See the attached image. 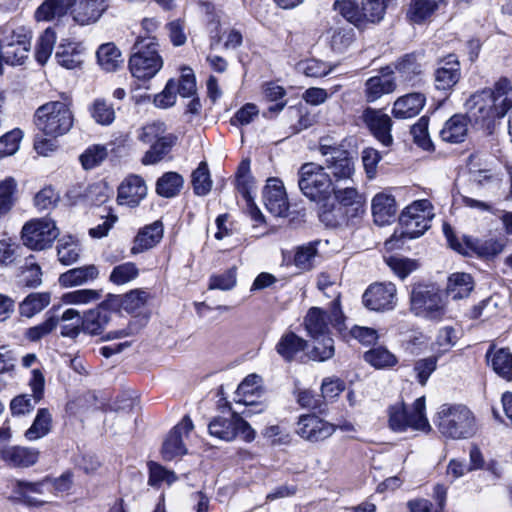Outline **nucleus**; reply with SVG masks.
Here are the masks:
<instances>
[{
    "mask_svg": "<svg viewBox=\"0 0 512 512\" xmlns=\"http://www.w3.org/2000/svg\"><path fill=\"white\" fill-rule=\"evenodd\" d=\"M61 100L41 105L35 112V124L46 136L57 138L70 131L74 123L71 110L72 97L69 93L60 94Z\"/></svg>",
    "mask_w": 512,
    "mask_h": 512,
    "instance_id": "nucleus-1",
    "label": "nucleus"
},
{
    "mask_svg": "<svg viewBox=\"0 0 512 512\" xmlns=\"http://www.w3.org/2000/svg\"><path fill=\"white\" fill-rule=\"evenodd\" d=\"M436 425L443 436L455 440L471 438L478 431L476 418L465 405H442Z\"/></svg>",
    "mask_w": 512,
    "mask_h": 512,
    "instance_id": "nucleus-2",
    "label": "nucleus"
},
{
    "mask_svg": "<svg viewBox=\"0 0 512 512\" xmlns=\"http://www.w3.org/2000/svg\"><path fill=\"white\" fill-rule=\"evenodd\" d=\"M158 43L154 37L139 38L132 47L129 70L139 80L153 78L163 67Z\"/></svg>",
    "mask_w": 512,
    "mask_h": 512,
    "instance_id": "nucleus-3",
    "label": "nucleus"
},
{
    "mask_svg": "<svg viewBox=\"0 0 512 512\" xmlns=\"http://www.w3.org/2000/svg\"><path fill=\"white\" fill-rule=\"evenodd\" d=\"M433 207L426 199L413 202L405 208L400 216V231L396 230L392 238L386 241V246L391 245L395 239H413L421 236L430 227L433 218Z\"/></svg>",
    "mask_w": 512,
    "mask_h": 512,
    "instance_id": "nucleus-4",
    "label": "nucleus"
},
{
    "mask_svg": "<svg viewBox=\"0 0 512 512\" xmlns=\"http://www.w3.org/2000/svg\"><path fill=\"white\" fill-rule=\"evenodd\" d=\"M389 427L395 432H404L407 429L429 432L431 426L425 415V398H417L411 408L404 403H396L389 407Z\"/></svg>",
    "mask_w": 512,
    "mask_h": 512,
    "instance_id": "nucleus-5",
    "label": "nucleus"
},
{
    "mask_svg": "<svg viewBox=\"0 0 512 512\" xmlns=\"http://www.w3.org/2000/svg\"><path fill=\"white\" fill-rule=\"evenodd\" d=\"M329 323L340 333L346 329L345 317L340 308L339 293L335 295L330 314L328 316L322 309L312 307L308 310L304 318L305 329L308 335L315 340L329 335Z\"/></svg>",
    "mask_w": 512,
    "mask_h": 512,
    "instance_id": "nucleus-6",
    "label": "nucleus"
},
{
    "mask_svg": "<svg viewBox=\"0 0 512 512\" xmlns=\"http://www.w3.org/2000/svg\"><path fill=\"white\" fill-rule=\"evenodd\" d=\"M298 176V186L307 198L322 202L332 194L334 184L319 164H303L299 169Z\"/></svg>",
    "mask_w": 512,
    "mask_h": 512,
    "instance_id": "nucleus-7",
    "label": "nucleus"
},
{
    "mask_svg": "<svg viewBox=\"0 0 512 512\" xmlns=\"http://www.w3.org/2000/svg\"><path fill=\"white\" fill-rule=\"evenodd\" d=\"M410 303L415 315L430 320H440L446 313L445 301L433 285H415L411 291Z\"/></svg>",
    "mask_w": 512,
    "mask_h": 512,
    "instance_id": "nucleus-8",
    "label": "nucleus"
},
{
    "mask_svg": "<svg viewBox=\"0 0 512 512\" xmlns=\"http://www.w3.org/2000/svg\"><path fill=\"white\" fill-rule=\"evenodd\" d=\"M443 232L449 246L463 255L476 254L482 258H493L500 254L506 245V242L502 240L493 238L483 240L469 236H464L463 243H461L454 236L452 228L446 223L443 225Z\"/></svg>",
    "mask_w": 512,
    "mask_h": 512,
    "instance_id": "nucleus-9",
    "label": "nucleus"
},
{
    "mask_svg": "<svg viewBox=\"0 0 512 512\" xmlns=\"http://www.w3.org/2000/svg\"><path fill=\"white\" fill-rule=\"evenodd\" d=\"M208 430L211 436L224 441H232L237 436H241L247 442L255 438V431L237 412L231 413L228 417H214L208 425Z\"/></svg>",
    "mask_w": 512,
    "mask_h": 512,
    "instance_id": "nucleus-10",
    "label": "nucleus"
},
{
    "mask_svg": "<svg viewBox=\"0 0 512 512\" xmlns=\"http://www.w3.org/2000/svg\"><path fill=\"white\" fill-rule=\"evenodd\" d=\"M59 235L55 222L49 218L28 221L22 228L21 238L24 245L33 250H43L52 245Z\"/></svg>",
    "mask_w": 512,
    "mask_h": 512,
    "instance_id": "nucleus-11",
    "label": "nucleus"
},
{
    "mask_svg": "<svg viewBox=\"0 0 512 512\" xmlns=\"http://www.w3.org/2000/svg\"><path fill=\"white\" fill-rule=\"evenodd\" d=\"M491 89H483L470 96L466 101V114L470 122L484 125L495 117H501Z\"/></svg>",
    "mask_w": 512,
    "mask_h": 512,
    "instance_id": "nucleus-12",
    "label": "nucleus"
},
{
    "mask_svg": "<svg viewBox=\"0 0 512 512\" xmlns=\"http://www.w3.org/2000/svg\"><path fill=\"white\" fill-rule=\"evenodd\" d=\"M336 431V425L319 417L315 413L298 417L295 433L303 440L318 443L330 438Z\"/></svg>",
    "mask_w": 512,
    "mask_h": 512,
    "instance_id": "nucleus-13",
    "label": "nucleus"
},
{
    "mask_svg": "<svg viewBox=\"0 0 512 512\" xmlns=\"http://www.w3.org/2000/svg\"><path fill=\"white\" fill-rule=\"evenodd\" d=\"M332 153V156H328L324 159L323 164H319L320 168L331 178L334 185L341 182L347 183L352 181L355 166L350 153L347 150L337 149H334Z\"/></svg>",
    "mask_w": 512,
    "mask_h": 512,
    "instance_id": "nucleus-14",
    "label": "nucleus"
},
{
    "mask_svg": "<svg viewBox=\"0 0 512 512\" xmlns=\"http://www.w3.org/2000/svg\"><path fill=\"white\" fill-rule=\"evenodd\" d=\"M363 303L377 312L394 309L397 303L396 286L391 282L371 284L363 294Z\"/></svg>",
    "mask_w": 512,
    "mask_h": 512,
    "instance_id": "nucleus-15",
    "label": "nucleus"
},
{
    "mask_svg": "<svg viewBox=\"0 0 512 512\" xmlns=\"http://www.w3.org/2000/svg\"><path fill=\"white\" fill-rule=\"evenodd\" d=\"M31 37L23 29L13 31L2 40V57L10 65H19L28 56Z\"/></svg>",
    "mask_w": 512,
    "mask_h": 512,
    "instance_id": "nucleus-16",
    "label": "nucleus"
},
{
    "mask_svg": "<svg viewBox=\"0 0 512 512\" xmlns=\"http://www.w3.org/2000/svg\"><path fill=\"white\" fill-rule=\"evenodd\" d=\"M193 422L189 416L183 417L166 437L162 446V457L164 460H172L175 457L182 456L187 453V449L183 443V435H188L193 430Z\"/></svg>",
    "mask_w": 512,
    "mask_h": 512,
    "instance_id": "nucleus-17",
    "label": "nucleus"
},
{
    "mask_svg": "<svg viewBox=\"0 0 512 512\" xmlns=\"http://www.w3.org/2000/svg\"><path fill=\"white\" fill-rule=\"evenodd\" d=\"M362 121L369 128L375 138L384 146H389L393 142L391 135L392 120L389 115L371 107H367L362 115Z\"/></svg>",
    "mask_w": 512,
    "mask_h": 512,
    "instance_id": "nucleus-18",
    "label": "nucleus"
},
{
    "mask_svg": "<svg viewBox=\"0 0 512 512\" xmlns=\"http://www.w3.org/2000/svg\"><path fill=\"white\" fill-rule=\"evenodd\" d=\"M263 199L266 209L276 217L287 215L289 203L282 181L270 178L263 191Z\"/></svg>",
    "mask_w": 512,
    "mask_h": 512,
    "instance_id": "nucleus-19",
    "label": "nucleus"
},
{
    "mask_svg": "<svg viewBox=\"0 0 512 512\" xmlns=\"http://www.w3.org/2000/svg\"><path fill=\"white\" fill-rule=\"evenodd\" d=\"M461 78L460 62L455 55L440 60L434 72V85L437 90H451Z\"/></svg>",
    "mask_w": 512,
    "mask_h": 512,
    "instance_id": "nucleus-20",
    "label": "nucleus"
},
{
    "mask_svg": "<svg viewBox=\"0 0 512 512\" xmlns=\"http://www.w3.org/2000/svg\"><path fill=\"white\" fill-rule=\"evenodd\" d=\"M450 0H410L406 10V19L414 25H423L431 21L434 14L447 6Z\"/></svg>",
    "mask_w": 512,
    "mask_h": 512,
    "instance_id": "nucleus-21",
    "label": "nucleus"
},
{
    "mask_svg": "<svg viewBox=\"0 0 512 512\" xmlns=\"http://www.w3.org/2000/svg\"><path fill=\"white\" fill-rule=\"evenodd\" d=\"M147 186L144 180L137 175H130L118 188L117 201L120 205L136 207L145 198Z\"/></svg>",
    "mask_w": 512,
    "mask_h": 512,
    "instance_id": "nucleus-22",
    "label": "nucleus"
},
{
    "mask_svg": "<svg viewBox=\"0 0 512 512\" xmlns=\"http://www.w3.org/2000/svg\"><path fill=\"white\" fill-rule=\"evenodd\" d=\"M39 455V450L24 446H5L0 450L2 461L14 468L33 466L38 461Z\"/></svg>",
    "mask_w": 512,
    "mask_h": 512,
    "instance_id": "nucleus-23",
    "label": "nucleus"
},
{
    "mask_svg": "<svg viewBox=\"0 0 512 512\" xmlns=\"http://www.w3.org/2000/svg\"><path fill=\"white\" fill-rule=\"evenodd\" d=\"M308 342L292 331L285 332L277 342L275 350L285 362L298 361L302 358Z\"/></svg>",
    "mask_w": 512,
    "mask_h": 512,
    "instance_id": "nucleus-24",
    "label": "nucleus"
},
{
    "mask_svg": "<svg viewBox=\"0 0 512 512\" xmlns=\"http://www.w3.org/2000/svg\"><path fill=\"white\" fill-rule=\"evenodd\" d=\"M426 103V97L419 92H412L396 99L392 115L396 119H409L417 116Z\"/></svg>",
    "mask_w": 512,
    "mask_h": 512,
    "instance_id": "nucleus-25",
    "label": "nucleus"
},
{
    "mask_svg": "<svg viewBox=\"0 0 512 512\" xmlns=\"http://www.w3.org/2000/svg\"><path fill=\"white\" fill-rule=\"evenodd\" d=\"M111 312L103 305L84 313L81 318L82 332L90 336L102 335L111 321Z\"/></svg>",
    "mask_w": 512,
    "mask_h": 512,
    "instance_id": "nucleus-26",
    "label": "nucleus"
},
{
    "mask_svg": "<svg viewBox=\"0 0 512 512\" xmlns=\"http://www.w3.org/2000/svg\"><path fill=\"white\" fill-rule=\"evenodd\" d=\"M49 482V477L38 482L16 480L12 484V492L16 499L28 505H42L44 502L38 501L33 497V494H44L45 491L49 490Z\"/></svg>",
    "mask_w": 512,
    "mask_h": 512,
    "instance_id": "nucleus-27",
    "label": "nucleus"
},
{
    "mask_svg": "<svg viewBox=\"0 0 512 512\" xmlns=\"http://www.w3.org/2000/svg\"><path fill=\"white\" fill-rule=\"evenodd\" d=\"M77 0H44L35 11L37 21L60 20L75 6Z\"/></svg>",
    "mask_w": 512,
    "mask_h": 512,
    "instance_id": "nucleus-28",
    "label": "nucleus"
},
{
    "mask_svg": "<svg viewBox=\"0 0 512 512\" xmlns=\"http://www.w3.org/2000/svg\"><path fill=\"white\" fill-rule=\"evenodd\" d=\"M163 237V224L157 220L142 228L135 237L132 254H138L156 246Z\"/></svg>",
    "mask_w": 512,
    "mask_h": 512,
    "instance_id": "nucleus-29",
    "label": "nucleus"
},
{
    "mask_svg": "<svg viewBox=\"0 0 512 512\" xmlns=\"http://www.w3.org/2000/svg\"><path fill=\"white\" fill-rule=\"evenodd\" d=\"M372 214L376 224L383 226L390 223L396 214V203L392 195L381 192L372 199Z\"/></svg>",
    "mask_w": 512,
    "mask_h": 512,
    "instance_id": "nucleus-30",
    "label": "nucleus"
},
{
    "mask_svg": "<svg viewBox=\"0 0 512 512\" xmlns=\"http://www.w3.org/2000/svg\"><path fill=\"white\" fill-rule=\"evenodd\" d=\"M104 2L105 0L76 1L72 11L74 20L81 25L97 21L106 8Z\"/></svg>",
    "mask_w": 512,
    "mask_h": 512,
    "instance_id": "nucleus-31",
    "label": "nucleus"
},
{
    "mask_svg": "<svg viewBox=\"0 0 512 512\" xmlns=\"http://www.w3.org/2000/svg\"><path fill=\"white\" fill-rule=\"evenodd\" d=\"M493 371L506 381L512 380V353L506 348L494 350L490 347L486 353Z\"/></svg>",
    "mask_w": 512,
    "mask_h": 512,
    "instance_id": "nucleus-32",
    "label": "nucleus"
},
{
    "mask_svg": "<svg viewBox=\"0 0 512 512\" xmlns=\"http://www.w3.org/2000/svg\"><path fill=\"white\" fill-rule=\"evenodd\" d=\"M262 379L256 374H250L239 384L235 392V402L246 406L255 404V397L262 393Z\"/></svg>",
    "mask_w": 512,
    "mask_h": 512,
    "instance_id": "nucleus-33",
    "label": "nucleus"
},
{
    "mask_svg": "<svg viewBox=\"0 0 512 512\" xmlns=\"http://www.w3.org/2000/svg\"><path fill=\"white\" fill-rule=\"evenodd\" d=\"M474 289V281L470 274L457 272L448 278L447 294L454 300L463 299Z\"/></svg>",
    "mask_w": 512,
    "mask_h": 512,
    "instance_id": "nucleus-34",
    "label": "nucleus"
},
{
    "mask_svg": "<svg viewBox=\"0 0 512 512\" xmlns=\"http://www.w3.org/2000/svg\"><path fill=\"white\" fill-rule=\"evenodd\" d=\"M99 271L95 265H87L70 269L62 273L59 283L64 287L78 286L98 277Z\"/></svg>",
    "mask_w": 512,
    "mask_h": 512,
    "instance_id": "nucleus-35",
    "label": "nucleus"
},
{
    "mask_svg": "<svg viewBox=\"0 0 512 512\" xmlns=\"http://www.w3.org/2000/svg\"><path fill=\"white\" fill-rule=\"evenodd\" d=\"M52 429V414L47 408L38 409L32 425L24 436L28 441H36L48 435Z\"/></svg>",
    "mask_w": 512,
    "mask_h": 512,
    "instance_id": "nucleus-36",
    "label": "nucleus"
},
{
    "mask_svg": "<svg viewBox=\"0 0 512 512\" xmlns=\"http://www.w3.org/2000/svg\"><path fill=\"white\" fill-rule=\"evenodd\" d=\"M396 84L391 77L374 76L365 83V97L368 102H374L385 94L392 93Z\"/></svg>",
    "mask_w": 512,
    "mask_h": 512,
    "instance_id": "nucleus-37",
    "label": "nucleus"
},
{
    "mask_svg": "<svg viewBox=\"0 0 512 512\" xmlns=\"http://www.w3.org/2000/svg\"><path fill=\"white\" fill-rule=\"evenodd\" d=\"M176 141L177 136L174 134H165L161 138H158L156 141L152 142L153 144L150 149L143 156L142 163L150 165L161 161L164 156L169 153Z\"/></svg>",
    "mask_w": 512,
    "mask_h": 512,
    "instance_id": "nucleus-38",
    "label": "nucleus"
},
{
    "mask_svg": "<svg viewBox=\"0 0 512 512\" xmlns=\"http://www.w3.org/2000/svg\"><path fill=\"white\" fill-rule=\"evenodd\" d=\"M57 63L66 69H76L83 63L82 52L78 44H61L55 53Z\"/></svg>",
    "mask_w": 512,
    "mask_h": 512,
    "instance_id": "nucleus-39",
    "label": "nucleus"
},
{
    "mask_svg": "<svg viewBox=\"0 0 512 512\" xmlns=\"http://www.w3.org/2000/svg\"><path fill=\"white\" fill-rule=\"evenodd\" d=\"M467 133L466 118L462 115L452 116L440 131L443 141L450 143L462 142Z\"/></svg>",
    "mask_w": 512,
    "mask_h": 512,
    "instance_id": "nucleus-40",
    "label": "nucleus"
},
{
    "mask_svg": "<svg viewBox=\"0 0 512 512\" xmlns=\"http://www.w3.org/2000/svg\"><path fill=\"white\" fill-rule=\"evenodd\" d=\"M470 181L478 188L499 187L500 174L490 167H476L472 165L469 170Z\"/></svg>",
    "mask_w": 512,
    "mask_h": 512,
    "instance_id": "nucleus-41",
    "label": "nucleus"
},
{
    "mask_svg": "<svg viewBox=\"0 0 512 512\" xmlns=\"http://www.w3.org/2000/svg\"><path fill=\"white\" fill-rule=\"evenodd\" d=\"M184 179L177 172L164 173L156 183V192L165 198H172L178 195L183 188Z\"/></svg>",
    "mask_w": 512,
    "mask_h": 512,
    "instance_id": "nucleus-42",
    "label": "nucleus"
},
{
    "mask_svg": "<svg viewBox=\"0 0 512 512\" xmlns=\"http://www.w3.org/2000/svg\"><path fill=\"white\" fill-rule=\"evenodd\" d=\"M319 240L312 241L295 249L293 263L294 265L303 270L308 271L314 267L315 260L318 256Z\"/></svg>",
    "mask_w": 512,
    "mask_h": 512,
    "instance_id": "nucleus-43",
    "label": "nucleus"
},
{
    "mask_svg": "<svg viewBox=\"0 0 512 512\" xmlns=\"http://www.w3.org/2000/svg\"><path fill=\"white\" fill-rule=\"evenodd\" d=\"M99 65L107 72H113L123 63L121 52L113 43H106L97 51Z\"/></svg>",
    "mask_w": 512,
    "mask_h": 512,
    "instance_id": "nucleus-44",
    "label": "nucleus"
},
{
    "mask_svg": "<svg viewBox=\"0 0 512 512\" xmlns=\"http://www.w3.org/2000/svg\"><path fill=\"white\" fill-rule=\"evenodd\" d=\"M50 303V293H31L19 305L20 314L31 318L40 313Z\"/></svg>",
    "mask_w": 512,
    "mask_h": 512,
    "instance_id": "nucleus-45",
    "label": "nucleus"
},
{
    "mask_svg": "<svg viewBox=\"0 0 512 512\" xmlns=\"http://www.w3.org/2000/svg\"><path fill=\"white\" fill-rule=\"evenodd\" d=\"M329 45L336 53H344L355 39V33L351 27H337L330 30Z\"/></svg>",
    "mask_w": 512,
    "mask_h": 512,
    "instance_id": "nucleus-46",
    "label": "nucleus"
},
{
    "mask_svg": "<svg viewBox=\"0 0 512 512\" xmlns=\"http://www.w3.org/2000/svg\"><path fill=\"white\" fill-rule=\"evenodd\" d=\"M386 4L382 0H362L361 15L363 27L379 23L385 14Z\"/></svg>",
    "mask_w": 512,
    "mask_h": 512,
    "instance_id": "nucleus-47",
    "label": "nucleus"
},
{
    "mask_svg": "<svg viewBox=\"0 0 512 512\" xmlns=\"http://www.w3.org/2000/svg\"><path fill=\"white\" fill-rule=\"evenodd\" d=\"M395 69L405 81H412L422 73V65L418 56L414 53L406 54L400 58L395 65Z\"/></svg>",
    "mask_w": 512,
    "mask_h": 512,
    "instance_id": "nucleus-48",
    "label": "nucleus"
},
{
    "mask_svg": "<svg viewBox=\"0 0 512 512\" xmlns=\"http://www.w3.org/2000/svg\"><path fill=\"white\" fill-rule=\"evenodd\" d=\"M501 308L496 297H489L475 305L469 312L471 319L491 320L500 315Z\"/></svg>",
    "mask_w": 512,
    "mask_h": 512,
    "instance_id": "nucleus-49",
    "label": "nucleus"
},
{
    "mask_svg": "<svg viewBox=\"0 0 512 512\" xmlns=\"http://www.w3.org/2000/svg\"><path fill=\"white\" fill-rule=\"evenodd\" d=\"M364 360L377 369L393 367L397 363L396 356L384 347H376L365 352Z\"/></svg>",
    "mask_w": 512,
    "mask_h": 512,
    "instance_id": "nucleus-50",
    "label": "nucleus"
},
{
    "mask_svg": "<svg viewBox=\"0 0 512 512\" xmlns=\"http://www.w3.org/2000/svg\"><path fill=\"white\" fill-rule=\"evenodd\" d=\"M332 193L335 195V198L339 202L338 206L343 207L344 210L348 206L356 205L357 207L355 210L357 211L363 202L361 194L354 186L341 188L339 187V184H335L333 185Z\"/></svg>",
    "mask_w": 512,
    "mask_h": 512,
    "instance_id": "nucleus-51",
    "label": "nucleus"
},
{
    "mask_svg": "<svg viewBox=\"0 0 512 512\" xmlns=\"http://www.w3.org/2000/svg\"><path fill=\"white\" fill-rule=\"evenodd\" d=\"M192 185L194 193L198 196H205L210 192L212 181L208 166L205 162H201L197 169L193 171Z\"/></svg>",
    "mask_w": 512,
    "mask_h": 512,
    "instance_id": "nucleus-52",
    "label": "nucleus"
},
{
    "mask_svg": "<svg viewBox=\"0 0 512 512\" xmlns=\"http://www.w3.org/2000/svg\"><path fill=\"white\" fill-rule=\"evenodd\" d=\"M19 277L20 283L26 287H37L41 284L42 271L40 266L34 262L32 256L25 260Z\"/></svg>",
    "mask_w": 512,
    "mask_h": 512,
    "instance_id": "nucleus-53",
    "label": "nucleus"
},
{
    "mask_svg": "<svg viewBox=\"0 0 512 512\" xmlns=\"http://www.w3.org/2000/svg\"><path fill=\"white\" fill-rule=\"evenodd\" d=\"M334 8L348 22L355 25L357 28H364L361 15V8L358 7L357 3L354 0L336 1L334 4Z\"/></svg>",
    "mask_w": 512,
    "mask_h": 512,
    "instance_id": "nucleus-54",
    "label": "nucleus"
},
{
    "mask_svg": "<svg viewBox=\"0 0 512 512\" xmlns=\"http://www.w3.org/2000/svg\"><path fill=\"white\" fill-rule=\"evenodd\" d=\"M297 70L307 77H324L332 71V67L317 59H307L297 64Z\"/></svg>",
    "mask_w": 512,
    "mask_h": 512,
    "instance_id": "nucleus-55",
    "label": "nucleus"
},
{
    "mask_svg": "<svg viewBox=\"0 0 512 512\" xmlns=\"http://www.w3.org/2000/svg\"><path fill=\"white\" fill-rule=\"evenodd\" d=\"M92 118L101 125H109L115 119L113 107L104 99H96L90 107Z\"/></svg>",
    "mask_w": 512,
    "mask_h": 512,
    "instance_id": "nucleus-56",
    "label": "nucleus"
},
{
    "mask_svg": "<svg viewBox=\"0 0 512 512\" xmlns=\"http://www.w3.org/2000/svg\"><path fill=\"white\" fill-rule=\"evenodd\" d=\"M55 42L56 36L54 31H52L49 28L46 29L44 33L40 36L35 51L36 60L40 64L43 65L47 62L48 58L52 53Z\"/></svg>",
    "mask_w": 512,
    "mask_h": 512,
    "instance_id": "nucleus-57",
    "label": "nucleus"
},
{
    "mask_svg": "<svg viewBox=\"0 0 512 512\" xmlns=\"http://www.w3.org/2000/svg\"><path fill=\"white\" fill-rule=\"evenodd\" d=\"M107 154V148L104 145H93L81 154L80 161L84 169H93L104 161Z\"/></svg>",
    "mask_w": 512,
    "mask_h": 512,
    "instance_id": "nucleus-58",
    "label": "nucleus"
},
{
    "mask_svg": "<svg viewBox=\"0 0 512 512\" xmlns=\"http://www.w3.org/2000/svg\"><path fill=\"white\" fill-rule=\"evenodd\" d=\"M237 283V271L235 267L229 268L221 274L212 275L209 280V289L228 291Z\"/></svg>",
    "mask_w": 512,
    "mask_h": 512,
    "instance_id": "nucleus-59",
    "label": "nucleus"
},
{
    "mask_svg": "<svg viewBox=\"0 0 512 512\" xmlns=\"http://www.w3.org/2000/svg\"><path fill=\"white\" fill-rule=\"evenodd\" d=\"M16 186L13 178H6L0 182V216L7 214L14 205Z\"/></svg>",
    "mask_w": 512,
    "mask_h": 512,
    "instance_id": "nucleus-60",
    "label": "nucleus"
},
{
    "mask_svg": "<svg viewBox=\"0 0 512 512\" xmlns=\"http://www.w3.org/2000/svg\"><path fill=\"white\" fill-rule=\"evenodd\" d=\"M19 245L10 237L4 235L0 238V267H7L15 263L18 258Z\"/></svg>",
    "mask_w": 512,
    "mask_h": 512,
    "instance_id": "nucleus-61",
    "label": "nucleus"
},
{
    "mask_svg": "<svg viewBox=\"0 0 512 512\" xmlns=\"http://www.w3.org/2000/svg\"><path fill=\"white\" fill-rule=\"evenodd\" d=\"M138 268L132 262H126L113 268L110 281L122 285L128 283L138 276Z\"/></svg>",
    "mask_w": 512,
    "mask_h": 512,
    "instance_id": "nucleus-62",
    "label": "nucleus"
},
{
    "mask_svg": "<svg viewBox=\"0 0 512 512\" xmlns=\"http://www.w3.org/2000/svg\"><path fill=\"white\" fill-rule=\"evenodd\" d=\"M428 118L421 117L411 128L414 142L424 150H430L433 146L428 133Z\"/></svg>",
    "mask_w": 512,
    "mask_h": 512,
    "instance_id": "nucleus-63",
    "label": "nucleus"
},
{
    "mask_svg": "<svg viewBox=\"0 0 512 512\" xmlns=\"http://www.w3.org/2000/svg\"><path fill=\"white\" fill-rule=\"evenodd\" d=\"M334 340L329 336L320 337L310 352V357L316 361H326L334 356Z\"/></svg>",
    "mask_w": 512,
    "mask_h": 512,
    "instance_id": "nucleus-64",
    "label": "nucleus"
}]
</instances>
